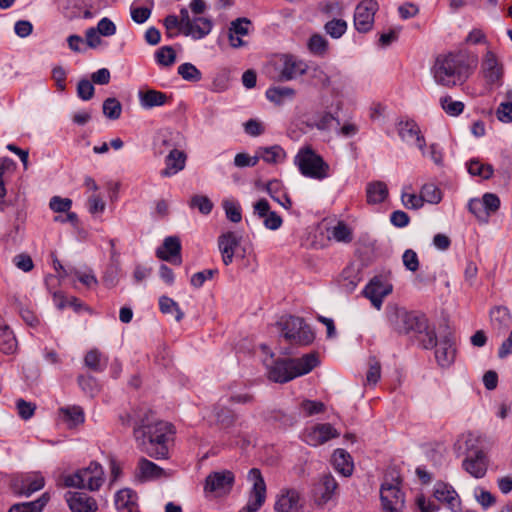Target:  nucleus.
Returning a JSON list of instances; mask_svg holds the SVG:
<instances>
[{
	"mask_svg": "<svg viewBox=\"0 0 512 512\" xmlns=\"http://www.w3.org/2000/svg\"><path fill=\"white\" fill-rule=\"evenodd\" d=\"M173 434V426L168 422L155 421L150 411L138 415L134 421L133 435L137 447L150 457L167 458Z\"/></svg>",
	"mask_w": 512,
	"mask_h": 512,
	"instance_id": "nucleus-1",
	"label": "nucleus"
},
{
	"mask_svg": "<svg viewBox=\"0 0 512 512\" xmlns=\"http://www.w3.org/2000/svg\"><path fill=\"white\" fill-rule=\"evenodd\" d=\"M467 64L462 53L439 55L432 67L435 82L446 87H453L466 78Z\"/></svg>",
	"mask_w": 512,
	"mask_h": 512,
	"instance_id": "nucleus-2",
	"label": "nucleus"
},
{
	"mask_svg": "<svg viewBox=\"0 0 512 512\" xmlns=\"http://www.w3.org/2000/svg\"><path fill=\"white\" fill-rule=\"evenodd\" d=\"M401 479L397 472L387 473L380 488V500L383 512H402L405 495L401 490Z\"/></svg>",
	"mask_w": 512,
	"mask_h": 512,
	"instance_id": "nucleus-3",
	"label": "nucleus"
},
{
	"mask_svg": "<svg viewBox=\"0 0 512 512\" xmlns=\"http://www.w3.org/2000/svg\"><path fill=\"white\" fill-rule=\"evenodd\" d=\"M294 162L305 177L323 180L329 176V165L309 146L298 151Z\"/></svg>",
	"mask_w": 512,
	"mask_h": 512,
	"instance_id": "nucleus-4",
	"label": "nucleus"
},
{
	"mask_svg": "<svg viewBox=\"0 0 512 512\" xmlns=\"http://www.w3.org/2000/svg\"><path fill=\"white\" fill-rule=\"evenodd\" d=\"M104 482V471L102 466L92 461L87 467L78 469L73 474L64 477V484L67 487L88 489L97 491Z\"/></svg>",
	"mask_w": 512,
	"mask_h": 512,
	"instance_id": "nucleus-5",
	"label": "nucleus"
},
{
	"mask_svg": "<svg viewBox=\"0 0 512 512\" xmlns=\"http://www.w3.org/2000/svg\"><path fill=\"white\" fill-rule=\"evenodd\" d=\"M284 338L293 345L306 346L313 342L315 336L311 328L300 317L288 316L280 323Z\"/></svg>",
	"mask_w": 512,
	"mask_h": 512,
	"instance_id": "nucleus-6",
	"label": "nucleus"
},
{
	"mask_svg": "<svg viewBox=\"0 0 512 512\" xmlns=\"http://www.w3.org/2000/svg\"><path fill=\"white\" fill-rule=\"evenodd\" d=\"M388 318L394 329L399 333H422L426 329V317L409 312L401 307H393L388 312Z\"/></svg>",
	"mask_w": 512,
	"mask_h": 512,
	"instance_id": "nucleus-7",
	"label": "nucleus"
},
{
	"mask_svg": "<svg viewBox=\"0 0 512 512\" xmlns=\"http://www.w3.org/2000/svg\"><path fill=\"white\" fill-rule=\"evenodd\" d=\"M183 22V34L190 36L194 40H199L207 36L213 27L211 19L202 15L190 16L187 8L180 10Z\"/></svg>",
	"mask_w": 512,
	"mask_h": 512,
	"instance_id": "nucleus-8",
	"label": "nucleus"
},
{
	"mask_svg": "<svg viewBox=\"0 0 512 512\" xmlns=\"http://www.w3.org/2000/svg\"><path fill=\"white\" fill-rule=\"evenodd\" d=\"M249 478L253 482L248 502L239 512H257L266 499V485L264 479L258 469H251Z\"/></svg>",
	"mask_w": 512,
	"mask_h": 512,
	"instance_id": "nucleus-9",
	"label": "nucleus"
},
{
	"mask_svg": "<svg viewBox=\"0 0 512 512\" xmlns=\"http://www.w3.org/2000/svg\"><path fill=\"white\" fill-rule=\"evenodd\" d=\"M249 478L253 482L248 502L239 512H257L266 499V485L264 479L258 469H251Z\"/></svg>",
	"mask_w": 512,
	"mask_h": 512,
	"instance_id": "nucleus-10",
	"label": "nucleus"
},
{
	"mask_svg": "<svg viewBox=\"0 0 512 512\" xmlns=\"http://www.w3.org/2000/svg\"><path fill=\"white\" fill-rule=\"evenodd\" d=\"M235 481L234 474L229 470L211 472L205 480L204 490L215 496L228 494Z\"/></svg>",
	"mask_w": 512,
	"mask_h": 512,
	"instance_id": "nucleus-11",
	"label": "nucleus"
},
{
	"mask_svg": "<svg viewBox=\"0 0 512 512\" xmlns=\"http://www.w3.org/2000/svg\"><path fill=\"white\" fill-rule=\"evenodd\" d=\"M435 348V358L442 368L450 367L456 358V340L453 332L447 329L441 334Z\"/></svg>",
	"mask_w": 512,
	"mask_h": 512,
	"instance_id": "nucleus-12",
	"label": "nucleus"
},
{
	"mask_svg": "<svg viewBox=\"0 0 512 512\" xmlns=\"http://www.w3.org/2000/svg\"><path fill=\"white\" fill-rule=\"evenodd\" d=\"M378 10L375 0H363L355 8L354 27L360 33L370 31L374 24V16Z\"/></svg>",
	"mask_w": 512,
	"mask_h": 512,
	"instance_id": "nucleus-13",
	"label": "nucleus"
},
{
	"mask_svg": "<svg viewBox=\"0 0 512 512\" xmlns=\"http://www.w3.org/2000/svg\"><path fill=\"white\" fill-rule=\"evenodd\" d=\"M481 73L486 83L489 85H500L504 74L503 64L499 61L497 55L487 50L481 61Z\"/></svg>",
	"mask_w": 512,
	"mask_h": 512,
	"instance_id": "nucleus-14",
	"label": "nucleus"
},
{
	"mask_svg": "<svg viewBox=\"0 0 512 512\" xmlns=\"http://www.w3.org/2000/svg\"><path fill=\"white\" fill-rule=\"evenodd\" d=\"M398 135L408 145L416 146L422 156H426L425 138L419 125L414 120H402L397 126Z\"/></svg>",
	"mask_w": 512,
	"mask_h": 512,
	"instance_id": "nucleus-15",
	"label": "nucleus"
},
{
	"mask_svg": "<svg viewBox=\"0 0 512 512\" xmlns=\"http://www.w3.org/2000/svg\"><path fill=\"white\" fill-rule=\"evenodd\" d=\"M253 216L262 220L264 227L268 230H278L282 224L283 219L275 211L271 210L270 204L265 198H260L252 205Z\"/></svg>",
	"mask_w": 512,
	"mask_h": 512,
	"instance_id": "nucleus-16",
	"label": "nucleus"
},
{
	"mask_svg": "<svg viewBox=\"0 0 512 512\" xmlns=\"http://www.w3.org/2000/svg\"><path fill=\"white\" fill-rule=\"evenodd\" d=\"M339 435L331 424L324 423L307 428L303 434V439L308 445L316 447L330 439L339 437Z\"/></svg>",
	"mask_w": 512,
	"mask_h": 512,
	"instance_id": "nucleus-17",
	"label": "nucleus"
},
{
	"mask_svg": "<svg viewBox=\"0 0 512 512\" xmlns=\"http://www.w3.org/2000/svg\"><path fill=\"white\" fill-rule=\"evenodd\" d=\"M307 68L308 66L303 60L293 55H283L281 57L279 77L282 81L294 80L305 74Z\"/></svg>",
	"mask_w": 512,
	"mask_h": 512,
	"instance_id": "nucleus-18",
	"label": "nucleus"
},
{
	"mask_svg": "<svg viewBox=\"0 0 512 512\" xmlns=\"http://www.w3.org/2000/svg\"><path fill=\"white\" fill-rule=\"evenodd\" d=\"M392 292V285L379 278H373L364 288L363 294L376 309H380L383 299Z\"/></svg>",
	"mask_w": 512,
	"mask_h": 512,
	"instance_id": "nucleus-19",
	"label": "nucleus"
},
{
	"mask_svg": "<svg viewBox=\"0 0 512 512\" xmlns=\"http://www.w3.org/2000/svg\"><path fill=\"white\" fill-rule=\"evenodd\" d=\"M65 500L72 512H95L98 509L96 500L84 492L68 491Z\"/></svg>",
	"mask_w": 512,
	"mask_h": 512,
	"instance_id": "nucleus-20",
	"label": "nucleus"
},
{
	"mask_svg": "<svg viewBox=\"0 0 512 512\" xmlns=\"http://www.w3.org/2000/svg\"><path fill=\"white\" fill-rule=\"evenodd\" d=\"M180 251V239L176 236H169L164 239L162 246L157 249L156 255L164 261H170L173 264L180 265L182 262Z\"/></svg>",
	"mask_w": 512,
	"mask_h": 512,
	"instance_id": "nucleus-21",
	"label": "nucleus"
},
{
	"mask_svg": "<svg viewBox=\"0 0 512 512\" xmlns=\"http://www.w3.org/2000/svg\"><path fill=\"white\" fill-rule=\"evenodd\" d=\"M463 468L475 478L484 477L488 468V460L484 451H474L471 455H466Z\"/></svg>",
	"mask_w": 512,
	"mask_h": 512,
	"instance_id": "nucleus-22",
	"label": "nucleus"
},
{
	"mask_svg": "<svg viewBox=\"0 0 512 512\" xmlns=\"http://www.w3.org/2000/svg\"><path fill=\"white\" fill-rule=\"evenodd\" d=\"M291 359H279L268 367V377L277 383H286L295 377Z\"/></svg>",
	"mask_w": 512,
	"mask_h": 512,
	"instance_id": "nucleus-23",
	"label": "nucleus"
},
{
	"mask_svg": "<svg viewBox=\"0 0 512 512\" xmlns=\"http://www.w3.org/2000/svg\"><path fill=\"white\" fill-rule=\"evenodd\" d=\"M490 324L493 332L497 335L505 334L512 326V315L510 311L503 306H497L490 311Z\"/></svg>",
	"mask_w": 512,
	"mask_h": 512,
	"instance_id": "nucleus-24",
	"label": "nucleus"
},
{
	"mask_svg": "<svg viewBox=\"0 0 512 512\" xmlns=\"http://www.w3.org/2000/svg\"><path fill=\"white\" fill-rule=\"evenodd\" d=\"M300 495L294 489H283L277 496L275 512H299Z\"/></svg>",
	"mask_w": 512,
	"mask_h": 512,
	"instance_id": "nucleus-25",
	"label": "nucleus"
},
{
	"mask_svg": "<svg viewBox=\"0 0 512 512\" xmlns=\"http://www.w3.org/2000/svg\"><path fill=\"white\" fill-rule=\"evenodd\" d=\"M240 243V237L234 232H226L218 239V247L222 254V261L227 266L232 263L235 248Z\"/></svg>",
	"mask_w": 512,
	"mask_h": 512,
	"instance_id": "nucleus-26",
	"label": "nucleus"
},
{
	"mask_svg": "<svg viewBox=\"0 0 512 512\" xmlns=\"http://www.w3.org/2000/svg\"><path fill=\"white\" fill-rule=\"evenodd\" d=\"M164 470L154 462L142 457L139 459L135 471V477L141 481H151L162 477Z\"/></svg>",
	"mask_w": 512,
	"mask_h": 512,
	"instance_id": "nucleus-27",
	"label": "nucleus"
},
{
	"mask_svg": "<svg viewBox=\"0 0 512 512\" xmlns=\"http://www.w3.org/2000/svg\"><path fill=\"white\" fill-rule=\"evenodd\" d=\"M186 158V154L183 151L177 148L171 149L165 159L166 168L161 171V175L169 177L183 170Z\"/></svg>",
	"mask_w": 512,
	"mask_h": 512,
	"instance_id": "nucleus-28",
	"label": "nucleus"
},
{
	"mask_svg": "<svg viewBox=\"0 0 512 512\" xmlns=\"http://www.w3.org/2000/svg\"><path fill=\"white\" fill-rule=\"evenodd\" d=\"M434 497L438 501L446 503L447 506L453 511L459 507L460 500L456 491L445 483L439 482L435 485Z\"/></svg>",
	"mask_w": 512,
	"mask_h": 512,
	"instance_id": "nucleus-29",
	"label": "nucleus"
},
{
	"mask_svg": "<svg viewBox=\"0 0 512 512\" xmlns=\"http://www.w3.org/2000/svg\"><path fill=\"white\" fill-rule=\"evenodd\" d=\"M291 362L293 363L294 375L297 378L311 372L319 364V358L316 352H311L301 358H293Z\"/></svg>",
	"mask_w": 512,
	"mask_h": 512,
	"instance_id": "nucleus-30",
	"label": "nucleus"
},
{
	"mask_svg": "<svg viewBox=\"0 0 512 512\" xmlns=\"http://www.w3.org/2000/svg\"><path fill=\"white\" fill-rule=\"evenodd\" d=\"M138 98L141 107L144 109L163 106L168 101V96L165 93L154 89H149L145 92L140 91Z\"/></svg>",
	"mask_w": 512,
	"mask_h": 512,
	"instance_id": "nucleus-31",
	"label": "nucleus"
},
{
	"mask_svg": "<svg viewBox=\"0 0 512 512\" xmlns=\"http://www.w3.org/2000/svg\"><path fill=\"white\" fill-rule=\"evenodd\" d=\"M337 486V482L332 475H323L316 488V494L319 495V503L324 504L328 502L333 497Z\"/></svg>",
	"mask_w": 512,
	"mask_h": 512,
	"instance_id": "nucleus-32",
	"label": "nucleus"
},
{
	"mask_svg": "<svg viewBox=\"0 0 512 512\" xmlns=\"http://www.w3.org/2000/svg\"><path fill=\"white\" fill-rule=\"evenodd\" d=\"M332 463L336 471L343 476H350L353 471L351 456L344 449H336L332 456Z\"/></svg>",
	"mask_w": 512,
	"mask_h": 512,
	"instance_id": "nucleus-33",
	"label": "nucleus"
},
{
	"mask_svg": "<svg viewBox=\"0 0 512 512\" xmlns=\"http://www.w3.org/2000/svg\"><path fill=\"white\" fill-rule=\"evenodd\" d=\"M266 191L270 197L285 209H290L292 201L283 191L282 183L278 180H271L266 185Z\"/></svg>",
	"mask_w": 512,
	"mask_h": 512,
	"instance_id": "nucleus-34",
	"label": "nucleus"
},
{
	"mask_svg": "<svg viewBox=\"0 0 512 512\" xmlns=\"http://www.w3.org/2000/svg\"><path fill=\"white\" fill-rule=\"evenodd\" d=\"M265 94L269 101L277 105H281L285 101L293 100L296 91L293 88L286 86H275L268 88Z\"/></svg>",
	"mask_w": 512,
	"mask_h": 512,
	"instance_id": "nucleus-35",
	"label": "nucleus"
},
{
	"mask_svg": "<svg viewBox=\"0 0 512 512\" xmlns=\"http://www.w3.org/2000/svg\"><path fill=\"white\" fill-rule=\"evenodd\" d=\"M366 195L369 203H382L388 197L387 185L382 181L371 182L367 185Z\"/></svg>",
	"mask_w": 512,
	"mask_h": 512,
	"instance_id": "nucleus-36",
	"label": "nucleus"
},
{
	"mask_svg": "<svg viewBox=\"0 0 512 512\" xmlns=\"http://www.w3.org/2000/svg\"><path fill=\"white\" fill-rule=\"evenodd\" d=\"M466 165L471 176H478L483 180H488L493 176L494 169L492 165L482 163L479 159H471Z\"/></svg>",
	"mask_w": 512,
	"mask_h": 512,
	"instance_id": "nucleus-37",
	"label": "nucleus"
},
{
	"mask_svg": "<svg viewBox=\"0 0 512 512\" xmlns=\"http://www.w3.org/2000/svg\"><path fill=\"white\" fill-rule=\"evenodd\" d=\"M479 437L471 432L463 434L455 444L458 451H464L466 455H471L474 451H483L479 447Z\"/></svg>",
	"mask_w": 512,
	"mask_h": 512,
	"instance_id": "nucleus-38",
	"label": "nucleus"
},
{
	"mask_svg": "<svg viewBox=\"0 0 512 512\" xmlns=\"http://www.w3.org/2000/svg\"><path fill=\"white\" fill-rule=\"evenodd\" d=\"M17 348V341L13 331L7 325H0V351L12 354Z\"/></svg>",
	"mask_w": 512,
	"mask_h": 512,
	"instance_id": "nucleus-39",
	"label": "nucleus"
},
{
	"mask_svg": "<svg viewBox=\"0 0 512 512\" xmlns=\"http://www.w3.org/2000/svg\"><path fill=\"white\" fill-rule=\"evenodd\" d=\"M107 360L98 349L89 350L84 357L85 366L96 372H102L106 368Z\"/></svg>",
	"mask_w": 512,
	"mask_h": 512,
	"instance_id": "nucleus-40",
	"label": "nucleus"
},
{
	"mask_svg": "<svg viewBox=\"0 0 512 512\" xmlns=\"http://www.w3.org/2000/svg\"><path fill=\"white\" fill-rule=\"evenodd\" d=\"M60 412L69 427H75L82 424L85 420L83 409L77 405L63 407L60 409Z\"/></svg>",
	"mask_w": 512,
	"mask_h": 512,
	"instance_id": "nucleus-41",
	"label": "nucleus"
},
{
	"mask_svg": "<svg viewBox=\"0 0 512 512\" xmlns=\"http://www.w3.org/2000/svg\"><path fill=\"white\" fill-rule=\"evenodd\" d=\"M44 477L39 473H34L25 477L22 481L21 493L29 496L44 487Z\"/></svg>",
	"mask_w": 512,
	"mask_h": 512,
	"instance_id": "nucleus-42",
	"label": "nucleus"
},
{
	"mask_svg": "<svg viewBox=\"0 0 512 512\" xmlns=\"http://www.w3.org/2000/svg\"><path fill=\"white\" fill-rule=\"evenodd\" d=\"M137 495L131 489H122L115 495V506L118 510H128L136 503Z\"/></svg>",
	"mask_w": 512,
	"mask_h": 512,
	"instance_id": "nucleus-43",
	"label": "nucleus"
},
{
	"mask_svg": "<svg viewBox=\"0 0 512 512\" xmlns=\"http://www.w3.org/2000/svg\"><path fill=\"white\" fill-rule=\"evenodd\" d=\"M159 308L164 314H174L177 322H180L184 317V313L181 311L178 303L167 296H161L159 298Z\"/></svg>",
	"mask_w": 512,
	"mask_h": 512,
	"instance_id": "nucleus-44",
	"label": "nucleus"
},
{
	"mask_svg": "<svg viewBox=\"0 0 512 512\" xmlns=\"http://www.w3.org/2000/svg\"><path fill=\"white\" fill-rule=\"evenodd\" d=\"M222 207L226 217L233 223H239L242 220V210L240 203L235 199H224Z\"/></svg>",
	"mask_w": 512,
	"mask_h": 512,
	"instance_id": "nucleus-45",
	"label": "nucleus"
},
{
	"mask_svg": "<svg viewBox=\"0 0 512 512\" xmlns=\"http://www.w3.org/2000/svg\"><path fill=\"white\" fill-rule=\"evenodd\" d=\"M420 195L423 203L438 204L442 200L441 190L433 183L424 184L421 187Z\"/></svg>",
	"mask_w": 512,
	"mask_h": 512,
	"instance_id": "nucleus-46",
	"label": "nucleus"
},
{
	"mask_svg": "<svg viewBox=\"0 0 512 512\" xmlns=\"http://www.w3.org/2000/svg\"><path fill=\"white\" fill-rule=\"evenodd\" d=\"M47 500L48 498L43 495L36 501L15 504L8 512H41Z\"/></svg>",
	"mask_w": 512,
	"mask_h": 512,
	"instance_id": "nucleus-47",
	"label": "nucleus"
},
{
	"mask_svg": "<svg viewBox=\"0 0 512 512\" xmlns=\"http://www.w3.org/2000/svg\"><path fill=\"white\" fill-rule=\"evenodd\" d=\"M178 74L186 81L198 82L202 79L201 71L192 63H183L178 66Z\"/></svg>",
	"mask_w": 512,
	"mask_h": 512,
	"instance_id": "nucleus-48",
	"label": "nucleus"
},
{
	"mask_svg": "<svg viewBox=\"0 0 512 512\" xmlns=\"http://www.w3.org/2000/svg\"><path fill=\"white\" fill-rule=\"evenodd\" d=\"M155 60L161 66L170 67L176 61V53L171 46H163L155 52Z\"/></svg>",
	"mask_w": 512,
	"mask_h": 512,
	"instance_id": "nucleus-49",
	"label": "nucleus"
},
{
	"mask_svg": "<svg viewBox=\"0 0 512 512\" xmlns=\"http://www.w3.org/2000/svg\"><path fill=\"white\" fill-rule=\"evenodd\" d=\"M189 206L192 209H198L203 215H208L213 209L212 201L204 195H194L191 197Z\"/></svg>",
	"mask_w": 512,
	"mask_h": 512,
	"instance_id": "nucleus-50",
	"label": "nucleus"
},
{
	"mask_svg": "<svg viewBox=\"0 0 512 512\" xmlns=\"http://www.w3.org/2000/svg\"><path fill=\"white\" fill-rule=\"evenodd\" d=\"M334 124L339 125V121L330 112H324L317 115L313 122V126L320 131H329Z\"/></svg>",
	"mask_w": 512,
	"mask_h": 512,
	"instance_id": "nucleus-51",
	"label": "nucleus"
},
{
	"mask_svg": "<svg viewBox=\"0 0 512 512\" xmlns=\"http://www.w3.org/2000/svg\"><path fill=\"white\" fill-rule=\"evenodd\" d=\"M347 30V22L342 19H332L325 24V31L332 38H340Z\"/></svg>",
	"mask_w": 512,
	"mask_h": 512,
	"instance_id": "nucleus-52",
	"label": "nucleus"
},
{
	"mask_svg": "<svg viewBox=\"0 0 512 512\" xmlns=\"http://www.w3.org/2000/svg\"><path fill=\"white\" fill-rule=\"evenodd\" d=\"M122 112L121 103L116 98H107L103 103V114L111 119L116 120Z\"/></svg>",
	"mask_w": 512,
	"mask_h": 512,
	"instance_id": "nucleus-53",
	"label": "nucleus"
},
{
	"mask_svg": "<svg viewBox=\"0 0 512 512\" xmlns=\"http://www.w3.org/2000/svg\"><path fill=\"white\" fill-rule=\"evenodd\" d=\"M333 239L348 243L352 240V231L344 222H338L330 232Z\"/></svg>",
	"mask_w": 512,
	"mask_h": 512,
	"instance_id": "nucleus-54",
	"label": "nucleus"
},
{
	"mask_svg": "<svg viewBox=\"0 0 512 512\" xmlns=\"http://www.w3.org/2000/svg\"><path fill=\"white\" fill-rule=\"evenodd\" d=\"M442 109L450 116H458L464 110V103L461 101H454L450 96H445L440 99Z\"/></svg>",
	"mask_w": 512,
	"mask_h": 512,
	"instance_id": "nucleus-55",
	"label": "nucleus"
},
{
	"mask_svg": "<svg viewBox=\"0 0 512 512\" xmlns=\"http://www.w3.org/2000/svg\"><path fill=\"white\" fill-rule=\"evenodd\" d=\"M285 156L283 149L279 146H272L264 148L260 151L259 158H262L267 163H277Z\"/></svg>",
	"mask_w": 512,
	"mask_h": 512,
	"instance_id": "nucleus-56",
	"label": "nucleus"
},
{
	"mask_svg": "<svg viewBox=\"0 0 512 512\" xmlns=\"http://www.w3.org/2000/svg\"><path fill=\"white\" fill-rule=\"evenodd\" d=\"M468 210L478 219L481 223H488V213L485 211L481 199L472 198L468 202Z\"/></svg>",
	"mask_w": 512,
	"mask_h": 512,
	"instance_id": "nucleus-57",
	"label": "nucleus"
},
{
	"mask_svg": "<svg viewBox=\"0 0 512 512\" xmlns=\"http://www.w3.org/2000/svg\"><path fill=\"white\" fill-rule=\"evenodd\" d=\"M420 335L419 341L424 349H433L437 346V335L434 329L430 328L428 325V320L426 319V329L422 331V333H418Z\"/></svg>",
	"mask_w": 512,
	"mask_h": 512,
	"instance_id": "nucleus-58",
	"label": "nucleus"
},
{
	"mask_svg": "<svg viewBox=\"0 0 512 512\" xmlns=\"http://www.w3.org/2000/svg\"><path fill=\"white\" fill-rule=\"evenodd\" d=\"M411 187H405L404 191L401 194L402 204L407 209H419L423 206L421 195H416L415 193H411L408 190Z\"/></svg>",
	"mask_w": 512,
	"mask_h": 512,
	"instance_id": "nucleus-59",
	"label": "nucleus"
},
{
	"mask_svg": "<svg viewBox=\"0 0 512 512\" xmlns=\"http://www.w3.org/2000/svg\"><path fill=\"white\" fill-rule=\"evenodd\" d=\"M464 43L467 45H489L485 32L480 28H473L465 37Z\"/></svg>",
	"mask_w": 512,
	"mask_h": 512,
	"instance_id": "nucleus-60",
	"label": "nucleus"
},
{
	"mask_svg": "<svg viewBox=\"0 0 512 512\" xmlns=\"http://www.w3.org/2000/svg\"><path fill=\"white\" fill-rule=\"evenodd\" d=\"M106 203L99 194H92L87 199V208L92 215L102 214Z\"/></svg>",
	"mask_w": 512,
	"mask_h": 512,
	"instance_id": "nucleus-61",
	"label": "nucleus"
},
{
	"mask_svg": "<svg viewBox=\"0 0 512 512\" xmlns=\"http://www.w3.org/2000/svg\"><path fill=\"white\" fill-rule=\"evenodd\" d=\"M49 207L54 212L65 213L70 211L72 207V200L69 198H62L60 196H53L50 199Z\"/></svg>",
	"mask_w": 512,
	"mask_h": 512,
	"instance_id": "nucleus-62",
	"label": "nucleus"
},
{
	"mask_svg": "<svg viewBox=\"0 0 512 512\" xmlns=\"http://www.w3.org/2000/svg\"><path fill=\"white\" fill-rule=\"evenodd\" d=\"M216 420L217 422L223 427V428H229L234 425L236 421V416L233 414V412L226 408H219L215 412Z\"/></svg>",
	"mask_w": 512,
	"mask_h": 512,
	"instance_id": "nucleus-63",
	"label": "nucleus"
},
{
	"mask_svg": "<svg viewBox=\"0 0 512 512\" xmlns=\"http://www.w3.org/2000/svg\"><path fill=\"white\" fill-rule=\"evenodd\" d=\"M381 377V366L380 363L375 359L369 360V369L366 373V384L376 385Z\"/></svg>",
	"mask_w": 512,
	"mask_h": 512,
	"instance_id": "nucleus-64",
	"label": "nucleus"
}]
</instances>
